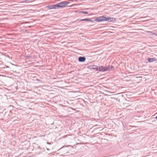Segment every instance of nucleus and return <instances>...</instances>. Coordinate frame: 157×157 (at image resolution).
Returning <instances> with one entry per match:
<instances>
[{
  "label": "nucleus",
  "instance_id": "obj_1",
  "mask_svg": "<svg viewBox=\"0 0 157 157\" xmlns=\"http://www.w3.org/2000/svg\"><path fill=\"white\" fill-rule=\"evenodd\" d=\"M92 19H94V21L98 22H100L102 21H107L108 22L114 21L115 20V19L113 17H105L102 16L98 17H95L91 18Z\"/></svg>",
  "mask_w": 157,
  "mask_h": 157
},
{
  "label": "nucleus",
  "instance_id": "obj_2",
  "mask_svg": "<svg viewBox=\"0 0 157 157\" xmlns=\"http://www.w3.org/2000/svg\"><path fill=\"white\" fill-rule=\"evenodd\" d=\"M114 67L111 66V67L109 66L106 67H103L101 66L99 67L98 71H110L112 69V68H114Z\"/></svg>",
  "mask_w": 157,
  "mask_h": 157
},
{
  "label": "nucleus",
  "instance_id": "obj_3",
  "mask_svg": "<svg viewBox=\"0 0 157 157\" xmlns=\"http://www.w3.org/2000/svg\"><path fill=\"white\" fill-rule=\"evenodd\" d=\"M69 2L64 1L56 4L57 8H63L66 7Z\"/></svg>",
  "mask_w": 157,
  "mask_h": 157
},
{
  "label": "nucleus",
  "instance_id": "obj_4",
  "mask_svg": "<svg viewBox=\"0 0 157 157\" xmlns=\"http://www.w3.org/2000/svg\"><path fill=\"white\" fill-rule=\"evenodd\" d=\"M46 8L50 10L52 9H57L56 4L46 6Z\"/></svg>",
  "mask_w": 157,
  "mask_h": 157
},
{
  "label": "nucleus",
  "instance_id": "obj_5",
  "mask_svg": "<svg viewBox=\"0 0 157 157\" xmlns=\"http://www.w3.org/2000/svg\"><path fill=\"white\" fill-rule=\"evenodd\" d=\"M78 60L79 62H83L85 61L86 59L84 56H80L78 58Z\"/></svg>",
  "mask_w": 157,
  "mask_h": 157
},
{
  "label": "nucleus",
  "instance_id": "obj_6",
  "mask_svg": "<svg viewBox=\"0 0 157 157\" xmlns=\"http://www.w3.org/2000/svg\"><path fill=\"white\" fill-rule=\"evenodd\" d=\"M90 69H94V70L98 71L99 67L95 65H91L90 66Z\"/></svg>",
  "mask_w": 157,
  "mask_h": 157
},
{
  "label": "nucleus",
  "instance_id": "obj_7",
  "mask_svg": "<svg viewBox=\"0 0 157 157\" xmlns=\"http://www.w3.org/2000/svg\"><path fill=\"white\" fill-rule=\"evenodd\" d=\"M147 60L149 62L151 63L155 61L156 59L155 58H148L147 59Z\"/></svg>",
  "mask_w": 157,
  "mask_h": 157
},
{
  "label": "nucleus",
  "instance_id": "obj_8",
  "mask_svg": "<svg viewBox=\"0 0 157 157\" xmlns=\"http://www.w3.org/2000/svg\"><path fill=\"white\" fill-rule=\"evenodd\" d=\"M147 33H148V35L150 36H153L154 35H155L156 33H153L151 31H147Z\"/></svg>",
  "mask_w": 157,
  "mask_h": 157
},
{
  "label": "nucleus",
  "instance_id": "obj_9",
  "mask_svg": "<svg viewBox=\"0 0 157 157\" xmlns=\"http://www.w3.org/2000/svg\"><path fill=\"white\" fill-rule=\"evenodd\" d=\"M80 13H82L83 14H87L88 13V12H86V11H81L80 12Z\"/></svg>",
  "mask_w": 157,
  "mask_h": 157
},
{
  "label": "nucleus",
  "instance_id": "obj_10",
  "mask_svg": "<svg viewBox=\"0 0 157 157\" xmlns=\"http://www.w3.org/2000/svg\"><path fill=\"white\" fill-rule=\"evenodd\" d=\"M88 18H85L84 19H82L80 20V21H88Z\"/></svg>",
  "mask_w": 157,
  "mask_h": 157
},
{
  "label": "nucleus",
  "instance_id": "obj_11",
  "mask_svg": "<svg viewBox=\"0 0 157 157\" xmlns=\"http://www.w3.org/2000/svg\"><path fill=\"white\" fill-rule=\"evenodd\" d=\"M94 21V20L93 21V20H91L90 18H88V21L93 22Z\"/></svg>",
  "mask_w": 157,
  "mask_h": 157
},
{
  "label": "nucleus",
  "instance_id": "obj_12",
  "mask_svg": "<svg viewBox=\"0 0 157 157\" xmlns=\"http://www.w3.org/2000/svg\"><path fill=\"white\" fill-rule=\"evenodd\" d=\"M29 1V0H25V1H22L21 2H25V1Z\"/></svg>",
  "mask_w": 157,
  "mask_h": 157
},
{
  "label": "nucleus",
  "instance_id": "obj_13",
  "mask_svg": "<svg viewBox=\"0 0 157 157\" xmlns=\"http://www.w3.org/2000/svg\"><path fill=\"white\" fill-rule=\"evenodd\" d=\"M155 118L157 120V116Z\"/></svg>",
  "mask_w": 157,
  "mask_h": 157
},
{
  "label": "nucleus",
  "instance_id": "obj_14",
  "mask_svg": "<svg viewBox=\"0 0 157 157\" xmlns=\"http://www.w3.org/2000/svg\"><path fill=\"white\" fill-rule=\"evenodd\" d=\"M155 36H157V33L156 34Z\"/></svg>",
  "mask_w": 157,
  "mask_h": 157
},
{
  "label": "nucleus",
  "instance_id": "obj_15",
  "mask_svg": "<svg viewBox=\"0 0 157 157\" xmlns=\"http://www.w3.org/2000/svg\"><path fill=\"white\" fill-rule=\"evenodd\" d=\"M36 80H38V81H39V80H38V79H37Z\"/></svg>",
  "mask_w": 157,
  "mask_h": 157
}]
</instances>
